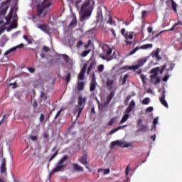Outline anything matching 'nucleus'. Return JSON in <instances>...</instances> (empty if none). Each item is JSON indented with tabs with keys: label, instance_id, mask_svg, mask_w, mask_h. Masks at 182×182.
I'll return each instance as SVG.
<instances>
[{
	"label": "nucleus",
	"instance_id": "nucleus-1",
	"mask_svg": "<svg viewBox=\"0 0 182 182\" xmlns=\"http://www.w3.org/2000/svg\"><path fill=\"white\" fill-rule=\"evenodd\" d=\"M95 4L93 0H87L85 1L81 6V12L80 13V21L83 22V21H86V19H89L92 13L90 12V8H92V5Z\"/></svg>",
	"mask_w": 182,
	"mask_h": 182
},
{
	"label": "nucleus",
	"instance_id": "nucleus-2",
	"mask_svg": "<svg viewBox=\"0 0 182 182\" xmlns=\"http://www.w3.org/2000/svg\"><path fill=\"white\" fill-rule=\"evenodd\" d=\"M52 6V0H43L41 4H37V15L39 18H45L48 15L49 8Z\"/></svg>",
	"mask_w": 182,
	"mask_h": 182
},
{
	"label": "nucleus",
	"instance_id": "nucleus-3",
	"mask_svg": "<svg viewBox=\"0 0 182 182\" xmlns=\"http://www.w3.org/2000/svg\"><path fill=\"white\" fill-rule=\"evenodd\" d=\"M69 159V156L64 155L56 164L55 167L50 173V176L55 173H59L60 171H65V168L68 167V163L66 160Z\"/></svg>",
	"mask_w": 182,
	"mask_h": 182
},
{
	"label": "nucleus",
	"instance_id": "nucleus-4",
	"mask_svg": "<svg viewBox=\"0 0 182 182\" xmlns=\"http://www.w3.org/2000/svg\"><path fill=\"white\" fill-rule=\"evenodd\" d=\"M86 102V97H82V95H80L78 97V106H80V107L77 109H76V112H77V117H79V116H80V114H82V112L83 110V109H85V103Z\"/></svg>",
	"mask_w": 182,
	"mask_h": 182
},
{
	"label": "nucleus",
	"instance_id": "nucleus-5",
	"mask_svg": "<svg viewBox=\"0 0 182 182\" xmlns=\"http://www.w3.org/2000/svg\"><path fill=\"white\" fill-rule=\"evenodd\" d=\"M114 146H118V147L127 148V147H130L131 144L130 143L127 141L117 140L111 142V149H114Z\"/></svg>",
	"mask_w": 182,
	"mask_h": 182
},
{
	"label": "nucleus",
	"instance_id": "nucleus-6",
	"mask_svg": "<svg viewBox=\"0 0 182 182\" xmlns=\"http://www.w3.org/2000/svg\"><path fill=\"white\" fill-rule=\"evenodd\" d=\"M178 25H181V26H182V22L178 21L176 23L173 24V26H172L171 28H170L168 30L161 31L160 33H159L158 34H156L154 37H152V39H156V38H159V36H160V35H161V33H164V32H170L171 31H174V28H177V26H178Z\"/></svg>",
	"mask_w": 182,
	"mask_h": 182
},
{
	"label": "nucleus",
	"instance_id": "nucleus-7",
	"mask_svg": "<svg viewBox=\"0 0 182 182\" xmlns=\"http://www.w3.org/2000/svg\"><path fill=\"white\" fill-rule=\"evenodd\" d=\"M151 48H153V44H144L140 47H136L129 53V55H134V53L140 49H151Z\"/></svg>",
	"mask_w": 182,
	"mask_h": 182
},
{
	"label": "nucleus",
	"instance_id": "nucleus-8",
	"mask_svg": "<svg viewBox=\"0 0 182 182\" xmlns=\"http://www.w3.org/2000/svg\"><path fill=\"white\" fill-rule=\"evenodd\" d=\"M8 9H9V5L8 4V2L2 3L0 8V14L3 15V16H5V15H6V12L8 11Z\"/></svg>",
	"mask_w": 182,
	"mask_h": 182
},
{
	"label": "nucleus",
	"instance_id": "nucleus-9",
	"mask_svg": "<svg viewBox=\"0 0 182 182\" xmlns=\"http://www.w3.org/2000/svg\"><path fill=\"white\" fill-rule=\"evenodd\" d=\"M80 163L81 164H83V166H85V168H87V170H90V168H89V162H87V154H85L80 159Z\"/></svg>",
	"mask_w": 182,
	"mask_h": 182
},
{
	"label": "nucleus",
	"instance_id": "nucleus-10",
	"mask_svg": "<svg viewBox=\"0 0 182 182\" xmlns=\"http://www.w3.org/2000/svg\"><path fill=\"white\" fill-rule=\"evenodd\" d=\"M143 119H139L137 120V127H139L138 132H147L149 130V127L146 125H142Z\"/></svg>",
	"mask_w": 182,
	"mask_h": 182
},
{
	"label": "nucleus",
	"instance_id": "nucleus-11",
	"mask_svg": "<svg viewBox=\"0 0 182 182\" xmlns=\"http://www.w3.org/2000/svg\"><path fill=\"white\" fill-rule=\"evenodd\" d=\"M159 102L161 105L164 106V107H166V109H168V104L166 100V91L162 92L161 97L159 98Z\"/></svg>",
	"mask_w": 182,
	"mask_h": 182
},
{
	"label": "nucleus",
	"instance_id": "nucleus-12",
	"mask_svg": "<svg viewBox=\"0 0 182 182\" xmlns=\"http://www.w3.org/2000/svg\"><path fill=\"white\" fill-rule=\"evenodd\" d=\"M159 72H160V67H156L151 70V75H150V79L152 80L159 76Z\"/></svg>",
	"mask_w": 182,
	"mask_h": 182
},
{
	"label": "nucleus",
	"instance_id": "nucleus-13",
	"mask_svg": "<svg viewBox=\"0 0 182 182\" xmlns=\"http://www.w3.org/2000/svg\"><path fill=\"white\" fill-rule=\"evenodd\" d=\"M124 38L127 40L125 41L126 45H133V41H130L133 39V33L126 32Z\"/></svg>",
	"mask_w": 182,
	"mask_h": 182
},
{
	"label": "nucleus",
	"instance_id": "nucleus-14",
	"mask_svg": "<svg viewBox=\"0 0 182 182\" xmlns=\"http://www.w3.org/2000/svg\"><path fill=\"white\" fill-rule=\"evenodd\" d=\"M86 69H87V65L85 64L78 74V80H84Z\"/></svg>",
	"mask_w": 182,
	"mask_h": 182
},
{
	"label": "nucleus",
	"instance_id": "nucleus-15",
	"mask_svg": "<svg viewBox=\"0 0 182 182\" xmlns=\"http://www.w3.org/2000/svg\"><path fill=\"white\" fill-rule=\"evenodd\" d=\"M23 43H21L16 46L10 48L4 53V56H8V55H9V53H11V52H15L16 49H21V48H23Z\"/></svg>",
	"mask_w": 182,
	"mask_h": 182
},
{
	"label": "nucleus",
	"instance_id": "nucleus-16",
	"mask_svg": "<svg viewBox=\"0 0 182 182\" xmlns=\"http://www.w3.org/2000/svg\"><path fill=\"white\" fill-rule=\"evenodd\" d=\"M95 89H96V77H95V73H93L91 79L90 85V92H95Z\"/></svg>",
	"mask_w": 182,
	"mask_h": 182
},
{
	"label": "nucleus",
	"instance_id": "nucleus-17",
	"mask_svg": "<svg viewBox=\"0 0 182 182\" xmlns=\"http://www.w3.org/2000/svg\"><path fill=\"white\" fill-rule=\"evenodd\" d=\"M37 28H38V29H41V31H43V32H45L46 33H49V32H50V28L46 24H38L37 26Z\"/></svg>",
	"mask_w": 182,
	"mask_h": 182
},
{
	"label": "nucleus",
	"instance_id": "nucleus-18",
	"mask_svg": "<svg viewBox=\"0 0 182 182\" xmlns=\"http://www.w3.org/2000/svg\"><path fill=\"white\" fill-rule=\"evenodd\" d=\"M59 150H60V149L58 148V146H53V148L51 149V151L52 152L55 151V153L50 156V157L49 159V161H52V160H53V159H55V157H56V156H58V154H59Z\"/></svg>",
	"mask_w": 182,
	"mask_h": 182
},
{
	"label": "nucleus",
	"instance_id": "nucleus-19",
	"mask_svg": "<svg viewBox=\"0 0 182 182\" xmlns=\"http://www.w3.org/2000/svg\"><path fill=\"white\" fill-rule=\"evenodd\" d=\"M139 68H140L137 64L135 65H132V66H124L122 68H121L119 69V70H137V69H139Z\"/></svg>",
	"mask_w": 182,
	"mask_h": 182
},
{
	"label": "nucleus",
	"instance_id": "nucleus-20",
	"mask_svg": "<svg viewBox=\"0 0 182 182\" xmlns=\"http://www.w3.org/2000/svg\"><path fill=\"white\" fill-rule=\"evenodd\" d=\"M6 159L4 158L1 161V165L0 166V171L1 173H6Z\"/></svg>",
	"mask_w": 182,
	"mask_h": 182
},
{
	"label": "nucleus",
	"instance_id": "nucleus-21",
	"mask_svg": "<svg viewBox=\"0 0 182 182\" xmlns=\"http://www.w3.org/2000/svg\"><path fill=\"white\" fill-rule=\"evenodd\" d=\"M102 50L104 53L107 55V56L112 55V52H113V50L107 45L105 46L102 48Z\"/></svg>",
	"mask_w": 182,
	"mask_h": 182
},
{
	"label": "nucleus",
	"instance_id": "nucleus-22",
	"mask_svg": "<svg viewBox=\"0 0 182 182\" xmlns=\"http://www.w3.org/2000/svg\"><path fill=\"white\" fill-rule=\"evenodd\" d=\"M159 53H160V49L157 48L156 51L151 53V56H152V58H156L157 60H161V57Z\"/></svg>",
	"mask_w": 182,
	"mask_h": 182
},
{
	"label": "nucleus",
	"instance_id": "nucleus-23",
	"mask_svg": "<svg viewBox=\"0 0 182 182\" xmlns=\"http://www.w3.org/2000/svg\"><path fill=\"white\" fill-rule=\"evenodd\" d=\"M114 91H112L110 94L107 97L106 105H109L112 102V99L114 97Z\"/></svg>",
	"mask_w": 182,
	"mask_h": 182
},
{
	"label": "nucleus",
	"instance_id": "nucleus-24",
	"mask_svg": "<svg viewBox=\"0 0 182 182\" xmlns=\"http://www.w3.org/2000/svg\"><path fill=\"white\" fill-rule=\"evenodd\" d=\"M166 68H167V66H168V68H166V75H168V72H170V71H171L173 69H174V63H168V64H166Z\"/></svg>",
	"mask_w": 182,
	"mask_h": 182
},
{
	"label": "nucleus",
	"instance_id": "nucleus-25",
	"mask_svg": "<svg viewBox=\"0 0 182 182\" xmlns=\"http://www.w3.org/2000/svg\"><path fill=\"white\" fill-rule=\"evenodd\" d=\"M6 42H8V38H6V36H4L1 38V40L0 41L1 48H4V46H5V45H6Z\"/></svg>",
	"mask_w": 182,
	"mask_h": 182
},
{
	"label": "nucleus",
	"instance_id": "nucleus-26",
	"mask_svg": "<svg viewBox=\"0 0 182 182\" xmlns=\"http://www.w3.org/2000/svg\"><path fill=\"white\" fill-rule=\"evenodd\" d=\"M127 125H123L121 127H118L112 130H111L109 133V135L111 136L112 134H114V133H116V132H119V130H120V129H123V127H127Z\"/></svg>",
	"mask_w": 182,
	"mask_h": 182
},
{
	"label": "nucleus",
	"instance_id": "nucleus-27",
	"mask_svg": "<svg viewBox=\"0 0 182 182\" xmlns=\"http://www.w3.org/2000/svg\"><path fill=\"white\" fill-rule=\"evenodd\" d=\"M73 166L75 171H83V167L80 166L79 164H73Z\"/></svg>",
	"mask_w": 182,
	"mask_h": 182
},
{
	"label": "nucleus",
	"instance_id": "nucleus-28",
	"mask_svg": "<svg viewBox=\"0 0 182 182\" xmlns=\"http://www.w3.org/2000/svg\"><path fill=\"white\" fill-rule=\"evenodd\" d=\"M77 90H79V92H82V90L85 89V82H78L77 85Z\"/></svg>",
	"mask_w": 182,
	"mask_h": 182
},
{
	"label": "nucleus",
	"instance_id": "nucleus-29",
	"mask_svg": "<svg viewBox=\"0 0 182 182\" xmlns=\"http://www.w3.org/2000/svg\"><path fill=\"white\" fill-rule=\"evenodd\" d=\"M151 83H154V85H157L161 82V78L159 76H156L154 80L151 79Z\"/></svg>",
	"mask_w": 182,
	"mask_h": 182
},
{
	"label": "nucleus",
	"instance_id": "nucleus-30",
	"mask_svg": "<svg viewBox=\"0 0 182 182\" xmlns=\"http://www.w3.org/2000/svg\"><path fill=\"white\" fill-rule=\"evenodd\" d=\"M129 114H124V116L122 117V119L120 121V124H123V123L127 122V119H129Z\"/></svg>",
	"mask_w": 182,
	"mask_h": 182
},
{
	"label": "nucleus",
	"instance_id": "nucleus-31",
	"mask_svg": "<svg viewBox=\"0 0 182 182\" xmlns=\"http://www.w3.org/2000/svg\"><path fill=\"white\" fill-rule=\"evenodd\" d=\"M76 25H77V19L76 18V16H74L72 21L69 24V26H76Z\"/></svg>",
	"mask_w": 182,
	"mask_h": 182
},
{
	"label": "nucleus",
	"instance_id": "nucleus-32",
	"mask_svg": "<svg viewBox=\"0 0 182 182\" xmlns=\"http://www.w3.org/2000/svg\"><path fill=\"white\" fill-rule=\"evenodd\" d=\"M98 173H104L105 175L109 174L110 173V169L107 168V169H103V168H99L97 170Z\"/></svg>",
	"mask_w": 182,
	"mask_h": 182
},
{
	"label": "nucleus",
	"instance_id": "nucleus-33",
	"mask_svg": "<svg viewBox=\"0 0 182 182\" xmlns=\"http://www.w3.org/2000/svg\"><path fill=\"white\" fill-rule=\"evenodd\" d=\"M95 68V63H91L87 68V75H90L92 70Z\"/></svg>",
	"mask_w": 182,
	"mask_h": 182
},
{
	"label": "nucleus",
	"instance_id": "nucleus-34",
	"mask_svg": "<svg viewBox=\"0 0 182 182\" xmlns=\"http://www.w3.org/2000/svg\"><path fill=\"white\" fill-rule=\"evenodd\" d=\"M63 59L64 60L65 63H69L70 58H69V56L66 54H63L62 55Z\"/></svg>",
	"mask_w": 182,
	"mask_h": 182
},
{
	"label": "nucleus",
	"instance_id": "nucleus-35",
	"mask_svg": "<svg viewBox=\"0 0 182 182\" xmlns=\"http://www.w3.org/2000/svg\"><path fill=\"white\" fill-rule=\"evenodd\" d=\"M171 8L174 12H177V4L174 1H171Z\"/></svg>",
	"mask_w": 182,
	"mask_h": 182
},
{
	"label": "nucleus",
	"instance_id": "nucleus-36",
	"mask_svg": "<svg viewBox=\"0 0 182 182\" xmlns=\"http://www.w3.org/2000/svg\"><path fill=\"white\" fill-rule=\"evenodd\" d=\"M90 52H91V50H87L82 51V53H81V56L82 58H86V55H89V53H90Z\"/></svg>",
	"mask_w": 182,
	"mask_h": 182
},
{
	"label": "nucleus",
	"instance_id": "nucleus-37",
	"mask_svg": "<svg viewBox=\"0 0 182 182\" xmlns=\"http://www.w3.org/2000/svg\"><path fill=\"white\" fill-rule=\"evenodd\" d=\"M129 79V74H125L124 77L122 78V85H126V81Z\"/></svg>",
	"mask_w": 182,
	"mask_h": 182
},
{
	"label": "nucleus",
	"instance_id": "nucleus-38",
	"mask_svg": "<svg viewBox=\"0 0 182 182\" xmlns=\"http://www.w3.org/2000/svg\"><path fill=\"white\" fill-rule=\"evenodd\" d=\"M100 58H101V59H102L103 60H107V62H110V60H112V58H107L102 55H100Z\"/></svg>",
	"mask_w": 182,
	"mask_h": 182
},
{
	"label": "nucleus",
	"instance_id": "nucleus-39",
	"mask_svg": "<svg viewBox=\"0 0 182 182\" xmlns=\"http://www.w3.org/2000/svg\"><path fill=\"white\" fill-rule=\"evenodd\" d=\"M145 62H146V60H139L137 62V65H139V68H141V66H143V65H144Z\"/></svg>",
	"mask_w": 182,
	"mask_h": 182
},
{
	"label": "nucleus",
	"instance_id": "nucleus-40",
	"mask_svg": "<svg viewBox=\"0 0 182 182\" xmlns=\"http://www.w3.org/2000/svg\"><path fill=\"white\" fill-rule=\"evenodd\" d=\"M150 103V98L146 97L142 100V105H149Z\"/></svg>",
	"mask_w": 182,
	"mask_h": 182
},
{
	"label": "nucleus",
	"instance_id": "nucleus-41",
	"mask_svg": "<svg viewBox=\"0 0 182 182\" xmlns=\"http://www.w3.org/2000/svg\"><path fill=\"white\" fill-rule=\"evenodd\" d=\"M103 70H105V65L101 64L98 66V72H100V73H102Z\"/></svg>",
	"mask_w": 182,
	"mask_h": 182
},
{
	"label": "nucleus",
	"instance_id": "nucleus-42",
	"mask_svg": "<svg viewBox=\"0 0 182 182\" xmlns=\"http://www.w3.org/2000/svg\"><path fill=\"white\" fill-rule=\"evenodd\" d=\"M39 121L41 123H43V122L45 121V114H40Z\"/></svg>",
	"mask_w": 182,
	"mask_h": 182
},
{
	"label": "nucleus",
	"instance_id": "nucleus-43",
	"mask_svg": "<svg viewBox=\"0 0 182 182\" xmlns=\"http://www.w3.org/2000/svg\"><path fill=\"white\" fill-rule=\"evenodd\" d=\"M113 83H114V81L113 80H108L107 81V86H113Z\"/></svg>",
	"mask_w": 182,
	"mask_h": 182
},
{
	"label": "nucleus",
	"instance_id": "nucleus-44",
	"mask_svg": "<svg viewBox=\"0 0 182 182\" xmlns=\"http://www.w3.org/2000/svg\"><path fill=\"white\" fill-rule=\"evenodd\" d=\"M166 68H167V65H164L161 69L159 68L160 75H163V73L164 72V69H166Z\"/></svg>",
	"mask_w": 182,
	"mask_h": 182
},
{
	"label": "nucleus",
	"instance_id": "nucleus-45",
	"mask_svg": "<svg viewBox=\"0 0 182 182\" xmlns=\"http://www.w3.org/2000/svg\"><path fill=\"white\" fill-rule=\"evenodd\" d=\"M41 97H42V99H44L45 100H48V96L46 95V93L43 92H41Z\"/></svg>",
	"mask_w": 182,
	"mask_h": 182
},
{
	"label": "nucleus",
	"instance_id": "nucleus-46",
	"mask_svg": "<svg viewBox=\"0 0 182 182\" xmlns=\"http://www.w3.org/2000/svg\"><path fill=\"white\" fill-rule=\"evenodd\" d=\"M129 107H132V109H134L136 107V102H134V100H132L129 105Z\"/></svg>",
	"mask_w": 182,
	"mask_h": 182
},
{
	"label": "nucleus",
	"instance_id": "nucleus-47",
	"mask_svg": "<svg viewBox=\"0 0 182 182\" xmlns=\"http://www.w3.org/2000/svg\"><path fill=\"white\" fill-rule=\"evenodd\" d=\"M9 87H12V89H16V82L9 84Z\"/></svg>",
	"mask_w": 182,
	"mask_h": 182
},
{
	"label": "nucleus",
	"instance_id": "nucleus-48",
	"mask_svg": "<svg viewBox=\"0 0 182 182\" xmlns=\"http://www.w3.org/2000/svg\"><path fill=\"white\" fill-rule=\"evenodd\" d=\"M114 122H116V118H112L108 123V126H113Z\"/></svg>",
	"mask_w": 182,
	"mask_h": 182
},
{
	"label": "nucleus",
	"instance_id": "nucleus-49",
	"mask_svg": "<svg viewBox=\"0 0 182 182\" xmlns=\"http://www.w3.org/2000/svg\"><path fill=\"white\" fill-rule=\"evenodd\" d=\"M6 19L8 22L12 19V12H10L9 15L6 17Z\"/></svg>",
	"mask_w": 182,
	"mask_h": 182
},
{
	"label": "nucleus",
	"instance_id": "nucleus-50",
	"mask_svg": "<svg viewBox=\"0 0 182 182\" xmlns=\"http://www.w3.org/2000/svg\"><path fill=\"white\" fill-rule=\"evenodd\" d=\"M43 52H46V53H48V52L50 51V48L48 46H43Z\"/></svg>",
	"mask_w": 182,
	"mask_h": 182
},
{
	"label": "nucleus",
	"instance_id": "nucleus-51",
	"mask_svg": "<svg viewBox=\"0 0 182 182\" xmlns=\"http://www.w3.org/2000/svg\"><path fill=\"white\" fill-rule=\"evenodd\" d=\"M66 82L69 83L70 82V73H68L65 77Z\"/></svg>",
	"mask_w": 182,
	"mask_h": 182
},
{
	"label": "nucleus",
	"instance_id": "nucleus-52",
	"mask_svg": "<svg viewBox=\"0 0 182 182\" xmlns=\"http://www.w3.org/2000/svg\"><path fill=\"white\" fill-rule=\"evenodd\" d=\"M29 139H31V140H32V141H36V140H38V136H34V135H31Z\"/></svg>",
	"mask_w": 182,
	"mask_h": 182
},
{
	"label": "nucleus",
	"instance_id": "nucleus-53",
	"mask_svg": "<svg viewBox=\"0 0 182 182\" xmlns=\"http://www.w3.org/2000/svg\"><path fill=\"white\" fill-rule=\"evenodd\" d=\"M144 85H146V75H141L140 76Z\"/></svg>",
	"mask_w": 182,
	"mask_h": 182
},
{
	"label": "nucleus",
	"instance_id": "nucleus-54",
	"mask_svg": "<svg viewBox=\"0 0 182 182\" xmlns=\"http://www.w3.org/2000/svg\"><path fill=\"white\" fill-rule=\"evenodd\" d=\"M4 29H5V26L2 25V23L0 21V35L4 32Z\"/></svg>",
	"mask_w": 182,
	"mask_h": 182
},
{
	"label": "nucleus",
	"instance_id": "nucleus-55",
	"mask_svg": "<svg viewBox=\"0 0 182 182\" xmlns=\"http://www.w3.org/2000/svg\"><path fill=\"white\" fill-rule=\"evenodd\" d=\"M132 110H133V108L129 107V105L128 107L127 108L125 112L129 114V113H130V112H132Z\"/></svg>",
	"mask_w": 182,
	"mask_h": 182
},
{
	"label": "nucleus",
	"instance_id": "nucleus-56",
	"mask_svg": "<svg viewBox=\"0 0 182 182\" xmlns=\"http://www.w3.org/2000/svg\"><path fill=\"white\" fill-rule=\"evenodd\" d=\"M28 72H30V73H35V68H32V67H29L27 68Z\"/></svg>",
	"mask_w": 182,
	"mask_h": 182
},
{
	"label": "nucleus",
	"instance_id": "nucleus-57",
	"mask_svg": "<svg viewBox=\"0 0 182 182\" xmlns=\"http://www.w3.org/2000/svg\"><path fill=\"white\" fill-rule=\"evenodd\" d=\"M107 23L109 25H113V19L112 18V16L109 17V20L107 21Z\"/></svg>",
	"mask_w": 182,
	"mask_h": 182
},
{
	"label": "nucleus",
	"instance_id": "nucleus-58",
	"mask_svg": "<svg viewBox=\"0 0 182 182\" xmlns=\"http://www.w3.org/2000/svg\"><path fill=\"white\" fill-rule=\"evenodd\" d=\"M146 112L147 113H150V112H153V107H149L146 109Z\"/></svg>",
	"mask_w": 182,
	"mask_h": 182
},
{
	"label": "nucleus",
	"instance_id": "nucleus-59",
	"mask_svg": "<svg viewBox=\"0 0 182 182\" xmlns=\"http://www.w3.org/2000/svg\"><path fill=\"white\" fill-rule=\"evenodd\" d=\"M168 77H170V75L166 74L163 78V82H167V80H168Z\"/></svg>",
	"mask_w": 182,
	"mask_h": 182
},
{
	"label": "nucleus",
	"instance_id": "nucleus-60",
	"mask_svg": "<svg viewBox=\"0 0 182 182\" xmlns=\"http://www.w3.org/2000/svg\"><path fill=\"white\" fill-rule=\"evenodd\" d=\"M146 15H147V11H143L141 12V18H142V19H144Z\"/></svg>",
	"mask_w": 182,
	"mask_h": 182
},
{
	"label": "nucleus",
	"instance_id": "nucleus-61",
	"mask_svg": "<svg viewBox=\"0 0 182 182\" xmlns=\"http://www.w3.org/2000/svg\"><path fill=\"white\" fill-rule=\"evenodd\" d=\"M121 33L123 36V37L124 38L126 36V28H122L121 30Z\"/></svg>",
	"mask_w": 182,
	"mask_h": 182
},
{
	"label": "nucleus",
	"instance_id": "nucleus-62",
	"mask_svg": "<svg viewBox=\"0 0 182 182\" xmlns=\"http://www.w3.org/2000/svg\"><path fill=\"white\" fill-rule=\"evenodd\" d=\"M83 45V41H80L77 42V48H80V46H82Z\"/></svg>",
	"mask_w": 182,
	"mask_h": 182
},
{
	"label": "nucleus",
	"instance_id": "nucleus-63",
	"mask_svg": "<svg viewBox=\"0 0 182 182\" xmlns=\"http://www.w3.org/2000/svg\"><path fill=\"white\" fill-rule=\"evenodd\" d=\"M153 123H154V126L156 127V124L159 123V118H154Z\"/></svg>",
	"mask_w": 182,
	"mask_h": 182
},
{
	"label": "nucleus",
	"instance_id": "nucleus-64",
	"mask_svg": "<svg viewBox=\"0 0 182 182\" xmlns=\"http://www.w3.org/2000/svg\"><path fill=\"white\" fill-rule=\"evenodd\" d=\"M109 31L112 32V36H114V38H116V31H114V29L111 28V29H109Z\"/></svg>",
	"mask_w": 182,
	"mask_h": 182
}]
</instances>
